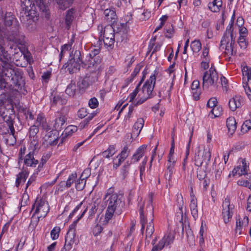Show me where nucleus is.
<instances>
[{"instance_id": "obj_1", "label": "nucleus", "mask_w": 251, "mask_h": 251, "mask_svg": "<svg viewBox=\"0 0 251 251\" xmlns=\"http://www.w3.org/2000/svg\"><path fill=\"white\" fill-rule=\"evenodd\" d=\"M138 208L140 214L141 231H143L147 225L146 229V237H151L154 231L153 220V194L150 193L145 209V201L141 197L137 199Z\"/></svg>"}, {"instance_id": "obj_2", "label": "nucleus", "mask_w": 251, "mask_h": 251, "mask_svg": "<svg viewBox=\"0 0 251 251\" xmlns=\"http://www.w3.org/2000/svg\"><path fill=\"white\" fill-rule=\"evenodd\" d=\"M103 201L107 206L104 222L107 223L114 215H120L122 213L124 209L125 201L123 197L114 192L112 188L107 190Z\"/></svg>"}, {"instance_id": "obj_3", "label": "nucleus", "mask_w": 251, "mask_h": 251, "mask_svg": "<svg viewBox=\"0 0 251 251\" xmlns=\"http://www.w3.org/2000/svg\"><path fill=\"white\" fill-rule=\"evenodd\" d=\"M0 81H5L15 95L22 88V74L17 69L13 68L9 62H4L0 66Z\"/></svg>"}, {"instance_id": "obj_4", "label": "nucleus", "mask_w": 251, "mask_h": 251, "mask_svg": "<svg viewBox=\"0 0 251 251\" xmlns=\"http://www.w3.org/2000/svg\"><path fill=\"white\" fill-rule=\"evenodd\" d=\"M4 25L9 27L6 36L8 40L16 44L24 45L25 36L19 32V24L11 12H7L4 17Z\"/></svg>"}, {"instance_id": "obj_5", "label": "nucleus", "mask_w": 251, "mask_h": 251, "mask_svg": "<svg viewBox=\"0 0 251 251\" xmlns=\"http://www.w3.org/2000/svg\"><path fill=\"white\" fill-rule=\"evenodd\" d=\"M233 23L231 21L227 26L226 31L221 41L220 49H225V53L227 57L235 55L236 53L234 50L235 44V37L233 35Z\"/></svg>"}, {"instance_id": "obj_6", "label": "nucleus", "mask_w": 251, "mask_h": 251, "mask_svg": "<svg viewBox=\"0 0 251 251\" xmlns=\"http://www.w3.org/2000/svg\"><path fill=\"white\" fill-rule=\"evenodd\" d=\"M156 80L155 74L151 75L142 87L141 89H139L138 100L136 105L141 104L147 99L152 96V91L154 88Z\"/></svg>"}, {"instance_id": "obj_7", "label": "nucleus", "mask_w": 251, "mask_h": 251, "mask_svg": "<svg viewBox=\"0 0 251 251\" xmlns=\"http://www.w3.org/2000/svg\"><path fill=\"white\" fill-rule=\"evenodd\" d=\"M219 75L215 68L212 65L209 70L205 71L202 75V87L208 89L210 87L217 88Z\"/></svg>"}, {"instance_id": "obj_8", "label": "nucleus", "mask_w": 251, "mask_h": 251, "mask_svg": "<svg viewBox=\"0 0 251 251\" xmlns=\"http://www.w3.org/2000/svg\"><path fill=\"white\" fill-rule=\"evenodd\" d=\"M98 30L100 31V36H103L104 45L107 47L112 46L115 41L116 33L112 25H108L103 28L102 25H99Z\"/></svg>"}, {"instance_id": "obj_9", "label": "nucleus", "mask_w": 251, "mask_h": 251, "mask_svg": "<svg viewBox=\"0 0 251 251\" xmlns=\"http://www.w3.org/2000/svg\"><path fill=\"white\" fill-rule=\"evenodd\" d=\"M38 147V144L35 140H33L30 143L28 147V152L23 158L24 164L26 166L35 168L39 163L38 160L34 157V151Z\"/></svg>"}, {"instance_id": "obj_10", "label": "nucleus", "mask_w": 251, "mask_h": 251, "mask_svg": "<svg viewBox=\"0 0 251 251\" xmlns=\"http://www.w3.org/2000/svg\"><path fill=\"white\" fill-rule=\"evenodd\" d=\"M32 210H34V215L38 214V218L46 217L50 210V207L47 201L45 200L37 198L32 206Z\"/></svg>"}, {"instance_id": "obj_11", "label": "nucleus", "mask_w": 251, "mask_h": 251, "mask_svg": "<svg viewBox=\"0 0 251 251\" xmlns=\"http://www.w3.org/2000/svg\"><path fill=\"white\" fill-rule=\"evenodd\" d=\"M211 152L209 149H198L195 155V164L198 167H201L203 163L207 166L210 160Z\"/></svg>"}, {"instance_id": "obj_12", "label": "nucleus", "mask_w": 251, "mask_h": 251, "mask_svg": "<svg viewBox=\"0 0 251 251\" xmlns=\"http://www.w3.org/2000/svg\"><path fill=\"white\" fill-rule=\"evenodd\" d=\"M222 217L225 223L227 224L231 220L233 214L234 205L230 204L229 199L226 198L222 204Z\"/></svg>"}, {"instance_id": "obj_13", "label": "nucleus", "mask_w": 251, "mask_h": 251, "mask_svg": "<svg viewBox=\"0 0 251 251\" xmlns=\"http://www.w3.org/2000/svg\"><path fill=\"white\" fill-rule=\"evenodd\" d=\"M175 239L174 234L171 232L166 234L158 244L154 246L151 251H160L165 246L172 244Z\"/></svg>"}, {"instance_id": "obj_14", "label": "nucleus", "mask_w": 251, "mask_h": 251, "mask_svg": "<svg viewBox=\"0 0 251 251\" xmlns=\"http://www.w3.org/2000/svg\"><path fill=\"white\" fill-rule=\"evenodd\" d=\"M12 88L7 86L5 81H0V100L3 103L8 98H12L16 95L12 91Z\"/></svg>"}, {"instance_id": "obj_15", "label": "nucleus", "mask_w": 251, "mask_h": 251, "mask_svg": "<svg viewBox=\"0 0 251 251\" xmlns=\"http://www.w3.org/2000/svg\"><path fill=\"white\" fill-rule=\"evenodd\" d=\"M22 6L27 11L26 16L28 17L27 20L30 18L37 17V12L35 10L36 6L34 4H32L30 0H21Z\"/></svg>"}, {"instance_id": "obj_16", "label": "nucleus", "mask_w": 251, "mask_h": 251, "mask_svg": "<svg viewBox=\"0 0 251 251\" xmlns=\"http://www.w3.org/2000/svg\"><path fill=\"white\" fill-rule=\"evenodd\" d=\"M101 62V59L99 56L97 57H93L90 55H87L84 62V65L88 68H93L95 71L100 68V65Z\"/></svg>"}, {"instance_id": "obj_17", "label": "nucleus", "mask_w": 251, "mask_h": 251, "mask_svg": "<svg viewBox=\"0 0 251 251\" xmlns=\"http://www.w3.org/2000/svg\"><path fill=\"white\" fill-rule=\"evenodd\" d=\"M2 109V108L0 107V115L1 117H2L4 121L6 122L8 128L9 129V130L12 134V135L10 136V137L13 139V143H12L11 144H13L16 142L15 137L14 136L15 131L13 126V122L12 118L10 116L7 115H4V112H1Z\"/></svg>"}, {"instance_id": "obj_18", "label": "nucleus", "mask_w": 251, "mask_h": 251, "mask_svg": "<svg viewBox=\"0 0 251 251\" xmlns=\"http://www.w3.org/2000/svg\"><path fill=\"white\" fill-rule=\"evenodd\" d=\"M249 165V163H247L245 159H242L239 165L233 170V175H239L241 176L247 174Z\"/></svg>"}, {"instance_id": "obj_19", "label": "nucleus", "mask_w": 251, "mask_h": 251, "mask_svg": "<svg viewBox=\"0 0 251 251\" xmlns=\"http://www.w3.org/2000/svg\"><path fill=\"white\" fill-rule=\"evenodd\" d=\"M36 6L43 13L44 16L48 19L50 15L48 0H35Z\"/></svg>"}, {"instance_id": "obj_20", "label": "nucleus", "mask_w": 251, "mask_h": 251, "mask_svg": "<svg viewBox=\"0 0 251 251\" xmlns=\"http://www.w3.org/2000/svg\"><path fill=\"white\" fill-rule=\"evenodd\" d=\"M244 102L243 97L240 96H235L231 99L228 102V105L230 109L234 111L237 108L240 107Z\"/></svg>"}, {"instance_id": "obj_21", "label": "nucleus", "mask_w": 251, "mask_h": 251, "mask_svg": "<svg viewBox=\"0 0 251 251\" xmlns=\"http://www.w3.org/2000/svg\"><path fill=\"white\" fill-rule=\"evenodd\" d=\"M249 218L247 216H244L243 218H238L236 219V227L235 232L240 235L243 232V229L248 226Z\"/></svg>"}, {"instance_id": "obj_22", "label": "nucleus", "mask_w": 251, "mask_h": 251, "mask_svg": "<svg viewBox=\"0 0 251 251\" xmlns=\"http://www.w3.org/2000/svg\"><path fill=\"white\" fill-rule=\"evenodd\" d=\"M127 38V30L124 25H121L116 32V39L117 42H126Z\"/></svg>"}, {"instance_id": "obj_23", "label": "nucleus", "mask_w": 251, "mask_h": 251, "mask_svg": "<svg viewBox=\"0 0 251 251\" xmlns=\"http://www.w3.org/2000/svg\"><path fill=\"white\" fill-rule=\"evenodd\" d=\"M147 145H143L137 149L136 152L131 157V163L138 162L140 159L145 155L147 151Z\"/></svg>"}, {"instance_id": "obj_24", "label": "nucleus", "mask_w": 251, "mask_h": 251, "mask_svg": "<svg viewBox=\"0 0 251 251\" xmlns=\"http://www.w3.org/2000/svg\"><path fill=\"white\" fill-rule=\"evenodd\" d=\"M4 46V40L0 38V61L2 63L9 62L11 60L10 54L5 50Z\"/></svg>"}, {"instance_id": "obj_25", "label": "nucleus", "mask_w": 251, "mask_h": 251, "mask_svg": "<svg viewBox=\"0 0 251 251\" xmlns=\"http://www.w3.org/2000/svg\"><path fill=\"white\" fill-rule=\"evenodd\" d=\"M191 201L190 203V208L191 214L195 220L198 219L199 217L198 210L197 205V200L193 195H190Z\"/></svg>"}, {"instance_id": "obj_26", "label": "nucleus", "mask_w": 251, "mask_h": 251, "mask_svg": "<svg viewBox=\"0 0 251 251\" xmlns=\"http://www.w3.org/2000/svg\"><path fill=\"white\" fill-rule=\"evenodd\" d=\"M176 163L175 160H172V158H170L168 160V163L167 164V170L165 172V176L166 179L168 180H171L173 174L174 172V166Z\"/></svg>"}, {"instance_id": "obj_27", "label": "nucleus", "mask_w": 251, "mask_h": 251, "mask_svg": "<svg viewBox=\"0 0 251 251\" xmlns=\"http://www.w3.org/2000/svg\"><path fill=\"white\" fill-rule=\"evenodd\" d=\"M191 90L194 100H199L201 94V90L200 88V81L199 80H195L193 81L191 84Z\"/></svg>"}, {"instance_id": "obj_28", "label": "nucleus", "mask_w": 251, "mask_h": 251, "mask_svg": "<svg viewBox=\"0 0 251 251\" xmlns=\"http://www.w3.org/2000/svg\"><path fill=\"white\" fill-rule=\"evenodd\" d=\"M66 65H67L66 68L70 74L75 73L80 69L79 63L76 61L75 58L70 59Z\"/></svg>"}, {"instance_id": "obj_29", "label": "nucleus", "mask_w": 251, "mask_h": 251, "mask_svg": "<svg viewBox=\"0 0 251 251\" xmlns=\"http://www.w3.org/2000/svg\"><path fill=\"white\" fill-rule=\"evenodd\" d=\"M34 125L38 127H41L46 130L50 129L49 126L46 121V118L42 114H39L38 115Z\"/></svg>"}, {"instance_id": "obj_30", "label": "nucleus", "mask_w": 251, "mask_h": 251, "mask_svg": "<svg viewBox=\"0 0 251 251\" xmlns=\"http://www.w3.org/2000/svg\"><path fill=\"white\" fill-rule=\"evenodd\" d=\"M74 0H52L53 3L59 9L65 10L73 3Z\"/></svg>"}, {"instance_id": "obj_31", "label": "nucleus", "mask_w": 251, "mask_h": 251, "mask_svg": "<svg viewBox=\"0 0 251 251\" xmlns=\"http://www.w3.org/2000/svg\"><path fill=\"white\" fill-rule=\"evenodd\" d=\"M222 0H214L208 3V8L212 12H218L222 6Z\"/></svg>"}, {"instance_id": "obj_32", "label": "nucleus", "mask_w": 251, "mask_h": 251, "mask_svg": "<svg viewBox=\"0 0 251 251\" xmlns=\"http://www.w3.org/2000/svg\"><path fill=\"white\" fill-rule=\"evenodd\" d=\"M144 125V120L143 118H140L137 119L136 123L134 124L132 133L134 135L138 136L142 129L143 128Z\"/></svg>"}, {"instance_id": "obj_33", "label": "nucleus", "mask_w": 251, "mask_h": 251, "mask_svg": "<svg viewBox=\"0 0 251 251\" xmlns=\"http://www.w3.org/2000/svg\"><path fill=\"white\" fill-rule=\"evenodd\" d=\"M226 126L228 132L232 135L235 131L237 126L235 119L234 117H229L226 120Z\"/></svg>"}, {"instance_id": "obj_34", "label": "nucleus", "mask_w": 251, "mask_h": 251, "mask_svg": "<svg viewBox=\"0 0 251 251\" xmlns=\"http://www.w3.org/2000/svg\"><path fill=\"white\" fill-rule=\"evenodd\" d=\"M28 171L26 169L23 168L22 172L19 173L17 176L16 182L17 185H19L22 182H25L28 176Z\"/></svg>"}, {"instance_id": "obj_35", "label": "nucleus", "mask_w": 251, "mask_h": 251, "mask_svg": "<svg viewBox=\"0 0 251 251\" xmlns=\"http://www.w3.org/2000/svg\"><path fill=\"white\" fill-rule=\"evenodd\" d=\"M90 208L88 212V219L91 220H92L96 214L98 207H99V203L97 202L96 201H95L94 203H92L90 205Z\"/></svg>"}, {"instance_id": "obj_36", "label": "nucleus", "mask_w": 251, "mask_h": 251, "mask_svg": "<svg viewBox=\"0 0 251 251\" xmlns=\"http://www.w3.org/2000/svg\"><path fill=\"white\" fill-rule=\"evenodd\" d=\"M76 90V86L75 82H71L67 86L65 90L66 94L70 97H74Z\"/></svg>"}, {"instance_id": "obj_37", "label": "nucleus", "mask_w": 251, "mask_h": 251, "mask_svg": "<svg viewBox=\"0 0 251 251\" xmlns=\"http://www.w3.org/2000/svg\"><path fill=\"white\" fill-rule=\"evenodd\" d=\"M66 122V118L64 116H61L55 120L54 127L56 130H60L63 128V126Z\"/></svg>"}, {"instance_id": "obj_38", "label": "nucleus", "mask_w": 251, "mask_h": 251, "mask_svg": "<svg viewBox=\"0 0 251 251\" xmlns=\"http://www.w3.org/2000/svg\"><path fill=\"white\" fill-rule=\"evenodd\" d=\"M75 9L71 8L67 11L65 17L66 24L69 25L72 23L75 17Z\"/></svg>"}, {"instance_id": "obj_39", "label": "nucleus", "mask_w": 251, "mask_h": 251, "mask_svg": "<svg viewBox=\"0 0 251 251\" xmlns=\"http://www.w3.org/2000/svg\"><path fill=\"white\" fill-rule=\"evenodd\" d=\"M137 18L140 21H144L149 19L151 16V12L148 10L141 9L137 11Z\"/></svg>"}, {"instance_id": "obj_40", "label": "nucleus", "mask_w": 251, "mask_h": 251, "mask_svg": "<svg viewBox=\"0 0 251 251\" xmlns=\"http://www.w3.org/2000/svg\"><path fill=\"white\" fill-rule=\"evenodd\" d=\"M176 220L181 224V226L182 227V230L183 231L184 222L185 223L186 222V217L185 215L183 214L182 209H178V211L176 212Z\"/></svg>"}, {"instance_id": "obj_41", "label": "nucleus", "mask_w": 251, "mask_h": 251, "mask_svg": "<svg viewBox=\"0 0 251 251\" xmlns=\"http://www.w3.org/2000/svg\"><path fill=\"white\" fill-rule=\"evenodd\" d=\"M104 14L106 20L109 22H114L116 19L115 12L109 9H106L104 11Z\"/></svg>"}, {"instance_id": "obj_42", "label": "nucleus", "mask_w": 251, "mask_h": 251, "mask_svg": "<svg viewBox=\"0 0 251 251\" xmlns=\"http://www.w3.org/2000/svg\"><path fill=\"white\" fill-rule=\"evenodd\" d=\"M190 47L193 52L197 53L201 49V44L199 40H195L191 43Z\"/></svg>"}, {"instance_id": "obj_43", "label": "nucleus", "mask_w": 251, "mask_h": 251, "mask_svg": "<svg viewBox=\"0 0 251 251\" xmlns=\"http://www.w3.org/2000/svg\"><path fill=\"white\" fill-rule=\"evenodd\" d=\"M130 153V150L127 146H125L121 152L117 156V158H120L123 161H125L128 156Z\"/></svg>"}, {"instance_id": "obj_44", "label": "nucleus", "mask_w": 251, "mask_h": 251, "mask_svg": "<svg viewBox=\"0 0 251 251\" xmlns=\"http://www.w3.org/2000/svg\"><path fill=\"white\" fill-rule=\"evenodd\" d=\"M84 177H79L75 181V188L77 191L82 190L86 185V180H84Z\"/></svg>"}, {"instance_id": "obj_45", "label": "nucleus", "mask_w": 251, "mask_h": 251, "mask_svg": "<svg viewBox=\"0 0 251 251\" xmlns=\"http://www.w3.org/2000/svg\"><path fill=\"white\" fill-rule=\"evenodd\" d=\"M116 152L114 146H110L106 151L102 152V155L105 158H109L112 156Z\"/></svg>"}, {"instance_id": "obj_46", "label": "nucleus", "mask_w": 251, "mask_h": 251, "mask_svg": "<svg viewBox=\"0 0 251 251\" xmlns=\"http://www.w3.org/2000/svg\"><path fill=\"white\" fill-rule=\"evenodd\" d=\"M76 178L77 175L76 173H73L70 175L66 181H65L67 188H70L72 185L75 182Z\"/></svg>"}, {"instance_id": "obj_47", "label": "nucleus", "mask_w": 251, "mask_h": 251, "mask_svg": "<svg viewBox=\"0 0 251 251\" xmlns=\"http://www.w3.org/2000/svg\"><path fill=\"white\" fill-rule=\"evenodd\" d=\"M130 166V163L126 161L123 166L121 170V174L123 178H125L128 175Z\"/></svg>"}, {"instance_id": "obj_48", "label": "nucleus", "mask_w": 251, "mask_h": 251, "mask_svg": "<svg viewBox=\"0 0 251 251\" xmlns=\"http://www.w3.org/2000/svg\"><path fill=\"white\" fill-rule=\"evenodd\" d=\"M52 104H56L57 103L61 105L65 104L66 102V100L62 98L60 95L54 96L51 100Z\"/></svg>"}, {"instance_id": "obj_49", "label": "nucleus", "mask_w": 251, "mask_h": 251, "mask_svg": "<svg viewBox=\"0 0 251 251\" xmlns=\"http://www.w3.org/2000/svg\"><path fill=\"white\" fill-rule=\"evenodd\" d=\"M96 115V113L90 114L88 117L82 121L79 124V127L81 129L84 128L86 126L88 125L90 121Z\"/></svg>"}, {"instance_id": "obj_50", "label": "nucleus", "mask_w": 251, "mask_h": 251, "mask_svg": "<svg viewBox=\"0 0 251 251\" xmlns=\"http://www.w3.org/2000/svg\"><path fill=\"white\" fill-rule=\"evenodd\" d=\"M85 77L91 85L93 84L98 80V74L96 72L91 73L90 75H87Z\"/></svg>"}, {"instance_id": "obj_51", "label": "nucleus", "mask_w": 251, "mask_h": 251, "mask_svg": "<svg viewBox=\"0 0 251 251\" xmlns=\"http://www.w3.org/2000/svg\"><path fill=\"white\" fill-rule=\"evenodd\" d=\"M242 74L244 76H247L248 78V82L251 81V68H249L247 66H243L242 69Z\"/></svg>"}, {"instance_id": "obj_52", "label": "nucleus", "mask_w": 251, "mask_h": 251, "mask_svg": "<svg viewBox=\"0 0 251 251\" xmlns=\"http://www.w3.org/2000/svg\"><path fill=\"white\" fill-rule=\"evenodd\" d=\"M224 168V164L223 163L221 162L218 165L217 169L215 173L216 179H219L221 178Z\"/></svg>"}, {"instance_id": "obj_53", "label": "nucleus", "mask_w": 251, "mask_h": 251, "mask_svg": "<svg viewBox=\"0 0 251 251\" xmlns=\"http://www.w3.org/2000/svg\"><path fill=\"white\" fill-rule=\"evenodd\" d=\"M78 87L80 89H86L90 85H91L89 84L88 79L85 77L81 80L79 81L78 83Z\"/></svg>"}, {"instance_id": "obj_54", "label": "nucleus", "mask_w": 251, "mask_h": 251, "mask_svg": "<svg viewBox=\"0 0 251 251\" xmlns=\"http://www.w3.org/2000/svg\"><path fill=\"white\" fill-rule=\"evenodd\" d=\"M143 79L144 78H143L141 81L138 84L134 91L130 94L129 96V101H132L135 99L137 95L139 94V87L140 86Z\"/></svg>"}, {"instance_id": "obj_55", "label": "nucleus", "mask_w": 251, "mask_h": 251, "mask_svg": "<svg viewBox=\"0 0 251 251\" xmlns=\"http://www.w3.org/2000/svg\"><path fill=\"white\" fill-rule=\"evenodd\" d=\"M87 210V208H86L83 212L82 213V214L80 215V216L76 220H75L72 224H71L70 226L69 227V231H72L74 230L75 231V227L76 226V225L78 222V221L84 215V214L86 213V211Z\"/></svg>"}, {"instance_id": "obj_56", "label": "nucleus", "mask_w": 251, "mask_h": 251, "mask_svg": "<svg viewBox=\"0 0 251 251\" xmlns=\"http://www.w3.org/2000/svg\"><path fill=\"white\" fill-rule=\"evenodd\" d=\"M243 87L248 99L251 101V81L246 83Z\"/></svg>"}, {"instance_id": "obj_57", "label": "nucleus", "mask_w": 251, "mask_h": 251, "mask_svg": "<svg viewBox=\"0 0 251 251\" xmlns=\"http://www.w3.org/2000/svg\"><path fill=\"white\" fill-rule=\"evenodd\" d=\"M222 108L221 106H217L213 107L211 110V113L214 115V117H217L221 115L222 113Z\"/></svg>"}, {"instance_id": "obj_58", "label": "nucleus", "mask_w": 251, "mask_h": 251, "mask_svg": "<svg viewBox=\"0 0 251 251\" xmlns=\"http://www.w3.org/2000/svg\"><path fill=\"white\" fill-rule=\"evenodd\" d=\"M165 30L166 31L165 37L168 38H172L174 33V29L172 25H169L165 26Z\"/></svg>"}, {"instance_id": "obj_59", "label": "nucleus", "mask_w": 251, "mask_h": 251, "mask_svg": "<svg viewBox=\"0 0 251 251\" xmlns=\"http://www.w3.org/2000/svg\"><path fill=\"white\" fill-rule=\"evenodd\" d=\"M250 129H251V121L246 120L242 125L241 130L243 132H247Z\"/></svg>"}, {"instance_id": "obj_60", "label": "nucleus", "mask_w": 251, "mask_h": 251, "mask_svg": "<svg viewBox=\"0 0 251 251\" xmlns=\"http://www.w3.org/2000/svg\"><path fill=\"white\" fill-rule=\"evenodd\" d=\"M60 228L59 227H54L50 232V236L53 240L57 239L59 235Z\"/></svg>"}, {"instance_id": "obj_61", "label": "nucleus", "mask_w": 251, "mask_h": 251, "mask_svg": "<svg viewBox=\"0 0 251 251\" xmlns=\"http://www.w3.org/2000/svg\"><path fill=\"white\" fill-rule=\"evenodd\" d=\"M176 202L177 203V205L179 209H183V200L182 196L181 194H177L176 195Z\"/></svg>"}, {"instance_id": "obj_62", "label": "nucleus", "mask_w": 251, "mask_h": 251, "mask_svg": "<svg viewBox=\"0 0 251 251\" xmlns=\"http://www.w3.org/2000/svg\"><path fill=\"white\" fill-rule=\"evenodd\" d=\"M238 43L241 48L246 49L247 47V42H246L245 37L244 35H240Z\"/></svg>"}, {"instance_id": "obj_63", "label": "nucleus", "mask_w": 251, "mask_h": 251, "mask_svg": "<svg viewBox=\"0 0 251 251\" xmlns=\"http://www.w3.org/2000/svg\"><path fill=\"white\" fill-rule=\"evenodd\" d=\"M88 105L91 108L94 109L99 105V101L95 97L90 99L88 102Z\"/></svg>"}, {"instance_id": "obj_64", "label": "nucleus", "mask_w": 251, "mask_h": 251, "mask_svg": "<svg viewBox=\"0 0 251 251\" xmlns=\"http://www.w3.org/2000/svg\"><path fill=\"white\" fill-rule=\"evenodd\" d=\"M77 130V128L76 126L73 125L69 126L66 128V134L67 135H71L73 133L76 132Z\"/></svg>"}]
</instances>
